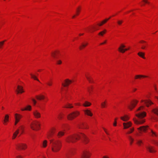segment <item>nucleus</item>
<instances>
[{"instance_id":"nucleus-34","label":"nucleus","mask_w":158,"mask_h":158,"mask_svg":"<svg viewBox=\"0 0 158 158\" xmlns=\"http://www.w3.org/2000/svg\"><path fill=\"white\" fill-rule=\"evenodd\" d=\"M30 75L32 78H33L35 80H36L38 81H39V80L35 76L32 74L31 73L30 74Z\"/></svg>"},{"instance_id":"nucleus-8","label":"nucleus","mask_w":158,"mask_h":158,"mask_svg":"<svg viewBox=\"0 0 158 158\" xmlns=\"http://www.w3.org/2000/svg\"><path fill=\"white\" fill-rule=\"evenodd\" d=\"M138 101L137 100H134L133 102H131L130 105H128V108L132 110L136 106Z\"/></svg>"},{"instance_id":"nucleus-13","label":"nucleus","mask_w":158,"mask_h":158,"mask_svg":"<svg viewBox=\"0 0 158 158\" xmlns=\"http://www.w3.org/2000/svg\"><path fill=\"white\" fill-rule=\"evenodd\" d=\"M147 149L150 152H156V151L154 150V148L151 146H148L146 147Z\"/></svg>"},{"instance_id":"nucleus-5","label":"nucleus","mask_w":158,"mask_h":158,"mask_svg":"<svg viewBox=\"0 0 158 158\" xmlns=\"http://www.w3.org/2000/svg\"><path fill=\"white\" fill-rule=\"evenodd\" d=\"M91 155V153L89 151L85 150L81 153V158H89Z\"/></svg>"},{"instance_id":"nucleus-33","label":"nucleus","mask_w":158,"mask_h":158,"mask_svg":"<svg viewBox=\"0 0 158 158\" xmlns=\"http://www.w3.org/2000/svg\"><path fill=\"white\" fill-rule=\"evenodd\" d=\"M128 137L130 141V144L131 145L134 141V139L130 136H128Z\"/></svg>"},{"instance_id":"nucleus-11","label":"nucleus","mask_w":158,"mask_h":158,"mask_svg":"<svg viewBox=\"0 0 158 158\" xmlns=\"http://www.w3.org/2000/svg\"><path fill=\"white\" fill-rule=\"evenodd\" d=\"M33 114L36 118H39L41 117V114L37 110L34 111L33 112Z\"/></svg>"},{"instance_id":"nucleus-22","label":"nucleus","mask_w":158,"mask_h":158,"mask_svg":"<svg viewBox=\"0 0 158 158\" xmlns=\"http://www.w3.org/2000/svg\"><path fill=\"white\" fill-rule=\"evenodd\" d=\"M147 77V76H146L141 75H136L135 76V79H137L138 78H140L141 77L144 78V77Z\"/></svg>"},{"instance_id":"nucleus-3","label":"nucleus","mask_w":158,"mask_h":158,"mask_svg":"<svg viewBox=\"0 0 158 158\" xmlns=\"http://www.w3.org/2000/svg\"><path fill=\"white\" fill-rule=\"evenodd\" d=\"M50 142L51 144L52 150L53 152H56L60 149L62 143L60 140L52 139H50Z\"/></svg>"},{"instance_id":"nucleus-50","label":"nucleus","mask_w":158,"mask_h":158,"mask_svg":"<svg viewBox=\"0 0 158 158\" xmlns=\"http://www.w3.org/2000/svg\"><path fill=\"white\" fill-rule=\"evenodd\" d=\"M88 91L89 92V93H91V89H90L88 88Z\"/></svg>"},{"instance_id":"nucleus-19","label":"nucleus","mask_w":158,"mask_h":158,"mask_svg":"<svg viewBox=\"0 0 158 158\" xmlns=\"http://www.w3.org/2000/svg\"><path fill=\"white\" fill-rule=\"evenodd\" d=\"M78 127L80 129H87V127L86 124L84 123H81L79 124L78 126Z\"/></svg>"},{"instance_id":"nucleus-20","label":"nucleus","mask_w":158,"mask_h":158,"mask_svg":"<svg viewBox=\"0 0 158 158\" xmlns=\"http://www.w3.org/2000/svg\"><path fill=\"white\" fill-rule=\"evenodd\" d=\"M101 105L102 108H106L107 105L106 100L104 102H101Z\"/></svg>"},{"instance_id":"nucleus-54","label":"nucleus","mask_w":158,"mask_h":158,"mask_svg":"<svg viewBox=\"0 0 158 158\" xmlns=\"http://www.w3.org/2000/svg\"><path fill=\"white\" fill-rule=\"evenodd\" d=\"M2 109H4V107L3 106H2Z\"/></svg>"},{"instance_id":"nucleus-30","label":"nucleus","mask_w":158,"mask_h":158,"mask_svg":"<svg viewBox=\"0 0 158 158\" xmlns=\"http://www.w3.org/2000/svg\"><path fill=\"white\" fill-rule=\"evenodd\" d=\"M73 107V106H72V104L69 103L66 104L64 107L65 108H72Z\"/></svg>"},{"instance_id":"nucleus-29","label":"nucleus","mask_w":158,"mask_h":158,"mask_svg":"<svg viewBox=\"0 0 158 158\" xmlns=\"http://www.w3.org/2000/svg\"><path fill=\"white\" fill-rule=\"evenodd\" d=\"M86 77L87 78V79L89 81L90 83H93L94 81L93 80V79L91 77H89L86 75H85Z\"/></svg>"},{"instance_id":"nucleus-51","label":"nucleus","mask_w":158,"mask_h":158,"mask_svg":"<svg viewBox=\"0 0 158 158\" xmlns=\"http://www.w3.org/2000/svg\"><path fill=\"white\" fill-rule=\"evenodd\" d=\"M103 129L105 131V132L106 133V134L107 135H109V133L106 131V129L104 128H103Z\"/></svg>"},{"instance_id":"nucleus-42","label":"nucleus","mask_w":158,"mask_h":158,"mask_svg":"<svg viewBox=\"0 0 158 158\" xmlns=\"http://www.w3.org/2000/svg\"><path fill=\"white\" fill-rule=\"evenodd\" d=\"M152 119H153V120H154L156 121H158V119L156 117L153 116L152 117Z\"/></svg>"},{"instance_id":"nucleus-48","label":"nucleus","mask_w":158,"mask_h":158,"mask_svg":"<svg viewBox=\"0 0 158 158\" xmlns=\"http://www.w3.org/2000/svg\"><path fill=\"white\" fill-rule=\"evenodd\" d=\"M16 158H23V157L20 155L17 156L16 157Z\"/></svg>"},{"instance_id":"nucleus-52","label":"nucleus","mask_w":158,"mask_h":158,"mask_svg":"<svg viewBox=\"0 0 158 158\" xmlns=\"http://www.w3.org/2000/svg\"><path fill=\"white\" fill-rule=\"evenodd\" d=\"M136 90V88H134V89H133V91H135Z\"/></svg>"},{"instance_id":"nucleus-36","label":"nucleus","mask_w":158,"mask_h":158,"mask_svg":"<svg viewBox=\"0 0 158 158\" xmlns=\"http://www.w3.org/2000/svg\"><path fill=\"white\" fill-rule=\"evenodd\" d=\"M134 127L131 128L130 129L129 131L127 132V134H131V133H132L134 131Z\"/></svg>"},{"instance_id":"nucleus-32","label":"nucleus","mask_w":158,"mask_h":158,"mask_svg":"<svg viewBox=\"0 0 158 158\" xmlns=\"http://www.w3.org/2000/svg\"><path fill=\"white\" fill-rule=\"evenodd\" d=\"M54 134V132L53 131H51L50 132H49L47 135V137L48 139H50V138L52 137V135Z\"/></svg>"},{"instance_id":"nucleus-49","label":"nucleus","mask_w":158,"mask_h":158,"mask_svg":"<svg viewBox=\"0 0 158 158\" xmlns=\"http://www.w3.org/2000/svg\"><path fill=\"white\" fill-rule=\"evenodd\" d=\"M75 104L76 105L80 106V104L79 103H75Z\"/></svg>"},{"instance_id":"nucleus-7","label":"nucleus","mask_w":158,"mask_h":158,"mask_svg":"<svg viewBox=\"0 0 158 158\" xmlns=\"http://www.w3.org/2000/svg\"><path fill=\"white\" fill-rule=\"evenodd\" d=\"M148 129L149 126L148 125L141 126L137 128L139 133L141 132H145Z\"/></svg>"},{"instance_id":"nucleus-2","label":"nucleus","mask_w":158,"mask_h":158,"mask_svg":"<svg viewBox=\"0 0 158 158\" xmlns=\"http://www.w3.org/2000/svg\"><path fill=\"white\" fill-rule=\"evenodd\" d=\"M80 138H82L83 141L85 144L87 143L89 141V139L84 134L81 133L69 136L66 138L65 140L68 143H73Z\"/></svg>"},{"instance_id":"nucleus-6","label":"nucleus","mask_w":158,"mask_h":158,"mask_svg":"<svg viewBox=\"0 0 158 158\" xmlns=\"http://www.w3.org/2000/svg\"><path fill=\"white\" fill-rule=\"evenodd\" d=\"M40 126V124L37 122H33L31 123L30 125L31 127L32 130H39Z\"/></svg>"},{"instance_id":"nucleus-55","label":"nucleus","mask_w":158,"mask_h":158,"mask_svg":"<svg viewBox=\"0 0 158 158\" xmlns=\"http://www.w3.org/2000/svg\"><path fill=\"white\" fill-rule=\"evenodd\" d=\"M155 90H157V88H155Z\"/></svg>"},{"instance_id":"nucleus-39","label":"nucleus","mask_w":158,"mask_h":158,"mask_svg":"<svg viewBox=\"0 0 158 158\" xmlns=\"http://www.w3.org/2000/svg\"><path fill=\"white\" fill-rule=\"evenodd\" d=\"M142 143V142L141 140H137V143L139 145H140Z\"/></svg>"},{"instance_id":"nucleus-59","label":"nucleus","mask_w":158,"mask_h":158,"mask_svg":"<svg viewBox=\"0 0 158 158\" xmlns=\"http://www.w3.org/2000/svg\"><path fill=\"white\" fill-rule=\"evenodd\" d=\"M44 158H45V157H44Z\"/></svg>"},{"instance_id":"nucleus-27","label":"nucleus","mask_w":158,"mask_h":158,"mask_svg":"<svg viewBox=\"0 0 158 158\" xmlns=\"http://www.w3.org/2000/svg\"><path fill=\"white\" fill-rule=\"evenodd\" d=\"M91 105V103L87 101H85V103L83 104V106L85 107L89 106H90Z\"/></svg>"},{"instance_id":"nucleus-28","label":"nucleus","mask_w":158,"mask_h":158,"mask_svg":"<svg viewBox=\"0 0 158 158\" xmlns=\"http://www.w3.org/2000/svg\"><path fill=\"white\" fill-rule=\"evenodd\" d=\"M152 111L158 116V109L157 108H154L152 109Z\"/></svg>"},{"instance_id":"nucleus-56","label":"nucleus","mask_w":158,"mask_h":158,"mask_svg":"<svg viewBox=\"0 0 158 158\" xmlns=\"http://www.w3.org/2000/svg\"><path fill=\"white\" fill-rule=\"evenodd\" d=\"M40 70H38V71L40 72Z\"/></svg>"},{"instance_id":"nucleus-35","label":"nucleus","mask_w":158,"mask_h":158,"mask_svg":"<svg viewBox=\"0 0 158 158\" xmlns=\"http://www.w3.org/2000/svg\"><path fill=\"white\" fill-rule=\"evenodd\" d=\"M23 129H24V128H23V126H21L20 127H19V131H20L21 132V133L20 134V135L23 133Z\"/></svg>"},{"instance_id":"nucleus-25","label":"nucleus","mask_w":158,"mask_h":158,"mask_svg":"<svg viewBox=\"0 0 158 158\" xmlns=\"http://www.w3.org/2000/svg\"><path fill=\"white\" fill-rule=\"evenodd\" d=\"M9 118V116L8 115V114H6L5 115V118H4V119L3 121L4 124H5L8 121Z\"/></svg>"},{"instance_id":"nucleus-26","label":"nucleus","mask_w":158,"mask_h":158,"mask_svg":"<svg viewBox=\"0 0 158 158\" xmlns=\"http://www.w3.org/2000/svg\"><path fill=\"white\" fill-rule=\"evenodd\" d=\"M64 131H60L58 133L57 135L59 137H60L64 135Z\"/></svg>"},{"instance_id":"nucleus-17","label":"nucleus","mask_w":158,"mask_h":158,"mask_svg":"<svg viewBox=\"0 0 158 158\" xmlns=\"http://www.w3.org/2000/svg\"><path fill=\"white\" fill-rule=\"evenodd\" d=\"M85 114L88 116H92L93 115V114L92 113L90 110L87 109L84 110Z\"/></svg>"},{"instance_id":"nucleus-38","label":"nucleus","mask_w":158,"mask_h":158,"mask_svg":"<svg viewBox=\"0 0 158 158\" xmlns=\"http://www.w3.org/2000/svg\"><path fill=\"white\" fill-rule=\"evenodd\" d=\"M70 156L69 154L67 153H66L65 156H64L63 158H69Z\"/></svg>"},{"instance_id":"nucleus-37","label":"nucleus","mask_w":158,"mask_h":158,"mask_svg":"<svg viewBox=\"0 0 158 158\" xmlns=\"http://www.w3.org/2000/svg\"><path fill=\"white\" fill-rule=\"evenodd\" d=\"M47 141L46 140H44L43 143V146L44 148H45L47 145Z\"/></svg>"},{"instance_id":"nucleus-44","label":"nucleus","mask_w":158,"mask_h":158,"mask_svg":"<svg viewBox=\"0 0 158 158\" xmlns=\"http://www.w3.org/2000/svg\"><path fill=\"white\" fill-rule=\"evenodd\" d=\"M47 84L49 86H51L52 84V83L51 81H49L47 83Z\"/></svg>"},{"instance_id":"nucleus-10","label":"nucleus","mask_w":158,"mask_h":158,"mask_svg":"<svg viewBox=\"0 0 158 158\" xmlns=\"http://www.w3.org/2000/svg\"><path fill=\"white\" fill-rule=\"evenodd\" d=\"M123 125L124 127V129H126L131 127L132 125V123L131 122L124 123H123Z\"/></svg>"},{"instance_id":"nucleus-21","label":"nucleus","mask_w":158,"mask_h":158,"mask_svg":"<svg viewBox=\"0 0 158 158\" xmlns=\"http://www.w3.org/2000/svg\"><path fill=\"white\" fill-rule=\"evenodd\" d=\"M121 119L124 121H126L129 119V117L126 115L120 117Z\"/></svg>"},{"instance_id":"nucleus-46","label":"nucleus","mask_w":158,"mask_h":158,"mask_svg":"<svg viewBox=\"0 0 158 158\" xmlns=\"http://www.w3.org/2000/svg\"><path fill=\"white\" fill-rule=\"evenodd\" d=\"M154 143L156 144V145H157L158 146V141H154Z\"/></svg>"},{"instance_id":"nucleus-31","label":"nucleus","mask_w":158,"mask_h":158,"mask_svg":"<svg viewBox=\"0 0 158 158\" xmlns=\"http://www.w3.org/2000/svg\"><path fill=\"white\" fill-rule=\"evenodd\" d=\"M149 134L152 136H157V135L155 132L153 131L152 130H151V132L149 133Z\"/></svg>"},{"instance_id":"nucleus-4","label":"nucleus","mask_w":158,"mask_h":158,"mask_svg":"<svg viewBox=\"0 0 158 158\" xmlns=\"http://www.w3.org/2000/svg\"><path fill=\"white\" fill-rule=\"evenodd\" d=\"M80 114V112L77 111L73 112L69 114L67 116V118L69 120H72Z\"/></svg>"},{"instance_id":"nucleus-41","label":"nucleus","mask_w":158,"mask_h":158,"mask_svg":"<svg viewBox=\"0 0 158 158\" xmlns=\"http://www.w3.org/2000/svg\"><path fill=\"white\" fill-rule=\"evenodd\" d=\"M56 63L57 64H60L62 62L60 60H57L56 61Z\"/></svg>"},{"instance_id":"nucleus-18","label":"nucleus","mask_w":158,"mask_h":158,"mask_svg":"<svg viewBox=\"0 0 158 158\" xmlns=\"http://www.w3.org/2000/svg\"><path fill=\"white\" fill-rule=\"evenodd\" d=\"M19 129H18L15 132L13 133V136L12 137V139H15L17 136V135L19 134Z\"/></svg>"},{"instance_id":"nucleus-47","label":"nucleus","mask_w":158,"mask_h":158,"mask_svg":"<svg viewBox=\"0 0 158 158\" xmlns=\"http://www.w3.org/2000/svg\"><path fill=\"white\" fill-rule=\"evenodd\" d=\"M19 122V121H18V120H15V125H16Z\"/></svg>"},{"instance_id":"nucleus-57","label":"nucleus","mask_w":158,"mask_h":158,"mask_svg":"<svg viewBox=\"0 0 158 158\" xmlns=\"http://www.w3.org/2000/svg\"><path fill=\"white\" fill-rule=\"evenodd\" d=\"M92 89V88H91V89H91H91Z\"/></svg>"},{"instance_id":"nucleus-23","label":"nucleus","mask_w":158,"mask_h":158,"mask_svg":"<svg viewBox=\"0 0 158 158\" xmlns=\"http://www.w3.org/2000/svg\"><path fill=\"white\" fill-rule=\"evenodd\" d=\"M31 107L30 105H28L27 106L26 108L24 109H22L21 110L22 111H24L25 110H31Z\"/></svg>"},{"instance_id":"nucleus-24","label":"nucleus","mask_w":158,"mask_h":158,"mask_svg":"<svg viewBox=\"0 0 158 158\" xmlns=\"http://www.w3.org/2000/svg\"><path fill=\"white\" fill-rule=\"evenodd\" d=\"M36 98L38 100H41L44 99L45 98V97L43 95H40L39 96H36Z\"/></svg>"},{"instance_id":"nucleus-16","label":"nucleus","mask_w":158,"mask_h":158,"mask_svg":"<svg viewBox=\"0 0 158 158\" xmlns=\"http://www.w3.org/2000/svg\"><path fill=\"white\" fill-rule=\"evenodd\" d=\"M17 89L18 90H16V91L17 92V94L19 93H22L24 92L23 90V87L21 86L18 85L17 86Z\"/></svg>"},{"instance_id":"nucleus-58","label":"nucleus","mask_w":158,"mask_h":158,"mask_svg":"<svg viewBox=\"0 0 158 158\" xmlns=\"http://www.w3.org/2000/svg\"><path fill=\"white\" fill-rule=\"evenodd\" d=\"M92 89V88H91V89H91H91Z\"/></svg>"},{"instance_id":"nucleus-1","label":"nucleus","mask_w":158,"mask_h":158,"mask_svg":"<svg viewBox=\"0 0 158 158\" xmlns=\"http://www.w3.org/2000/svg\"><path fill=\"white\" fill-rule=\"evenodd\" d=\"M144 108V106H141L136 111L135 116L138 119L133 118V120L135 123L137 125L142 124L145 122V119H143V118L146 116V113L145 112L143 111Z\"/></svg>"},{"instance_id":"nucleus-43","label":"nucleus","mask_w":158,"mask_h":158,"mask_svg":"<svg viewBox=\"0 0 158 158\" xmlns=\"http://www.w3.org/2000/svg\"><path fill=\"white\" fill-rule=\"evenodd\" d=\"M117 118H115V119L114 122L113 123V125L114 126H116V124H117L116 120H117Z\"/></svg>"},{"instance_id":"nucleus-45","label":"nucleus","mask_w":158,"mask_h":158,"mask_svg":"<svg viewBox=\"0 0 158 158\" xmlns=\"http://www.w3.org/2000/svg\"><path fill=\"white\" fill-rule=\"evenodd\" d=\"M32 101H33V104H34V105H35L36 103V101L34 99H32Z\"/></svg>"},{"instance_id":"nucleus-12","label":"nucleus","mask_w":158,"mask_h":158,"mask_svg":"<svg viewBox=\"0 0 158 158\" xmlns=\"http://www.w3.org/2000/svg\"><path fill=\"white\" fill-rule=\"evenodd\" d=\"M72 82V81L68 79H66L64 81V83H62V85H63L64 87L67 86L69 85Z\"/></svg>"},{"instance_id":"nucleus-40","label":"nucleus","mask_w":158,"mask_h":158,"mask_svg":"<svg viewBox=\"0 0 158 158\" xmlns=\"http://www.w3.org/2000/svg\"><path fill=\"white\" fill-rule=\"evenodd\" d=\"M62 117H63V115L62 114H59L58 115V118L59 119H61V118H62Z\"/></svg>"},{"instance_id":"nucleus-15","label":"nucleus","mask_w":158,"mask_h":158,"mask_svg":"<svg viewBox=\"0 0 158 158\" xmlns=\"http://www.w3.org/2000/svg\"><path fill=\"white\" fill-rule=\"evenodd\" d=\"M22 116L20 114L16 113L15 114V120H17L19 121L20 119L22 118Z\"/></svg>"},{"instance_id":"nucleus-9","label":"nucleus","mask_w":158,"mask_h":158,"mask_svg":"<svg viewBox=\"0 0 158 158\" xmlns=\"http://www.w3.org/2000/svg\"><path fill=\"white\" fill-rule=\"evenodd\" d=\"M18 149L24 150L27 148V145L26 144L21 143L17 145Z\"/></svg>"},{"instance_id":"nucleus-53","label":"nucleus","mask_w":158,"mask_h":158,"mask_svg":"<svg viewBox=\"0 0 158 158\" xmlns=\"http://www.w3.org/2000/svg\"><path fill=\"white\" fill-rule=\"evenodd\" d=\"M102 158H109L108 157H106V156H104Z\"/></svg>"},{"instance_id":"nucleus-14","label":"nucleus","mask_w":158,"mask_h":158,"mask_svg":"<svg viewBox=\"0 0 158 158\" xmlns=\"http://www.w3.org/2000/svg\"><path fill=\"white\" fill-rule=\"evenodd\" d=\"M144 102V103L146 104V106L148 107L150 105H151L153 104V103L151 101L149 100H146L145 101L143 100H141V102Z\"/></svg>"}]
</instances>
